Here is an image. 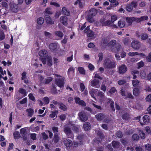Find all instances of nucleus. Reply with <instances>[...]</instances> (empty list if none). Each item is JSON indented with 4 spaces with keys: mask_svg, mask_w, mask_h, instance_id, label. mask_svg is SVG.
<instances>
[{
    "mask_svg": "<svg viewBox=\"0 0 151 151\" xmlns=\"http://www.w3.org/2000/svg\"><path fill=\"white\" fill-rule=\"evenodd\" d=\"M116 41L115 40H113L109 42L108 39H106L103 41V46L105 47H108L111 48V50L112 51H114L116 53L119 52L120 50L121 49V45L119 44L116 45V47H114L116 44Z\"/></svg>",
    "mask_w": 151,
    "mask_h": 151,
    "instance_id": "nucleus-1",
    "label": "nucleus"
},
{
    "mask_svg": "<svg viewBox=\"0 0 151 151\" xmlns=\"http://www.w3.org/2000/svg\"><path fill=\"white\" fill-rule=\"evenodd\" d=\"M39 55L40 57V59L43 64L47 63V65L50 66L52 65V58L49 56L45 58L48 55V52L46 50H41L39 52Z\"/></svg>",
    "mask_w": 151,
    "mask_h": 151,
    "instance_id": "nucleus-2",
    "label": "nucleus"
},
{
    "mask_svg": "<svg viewBox=\"0 0 151 151\" xmlns=\"http://www.w3.org/2000/svg\"><path fill=\"white\" fill-rule=\"evenodd\" d=\"M72 123V122H69V124L65 125L64 129L65 132L67 135L70 138H72L73 137V134L70 130V128L72 127L73 130L75 132H77L78 131V128L74 126V125Z\"/></svg>",
    "mask_w": 151,
    "mask_h": 151,
    "instance_id": "nucleus-3",
    "label": "nucleus"
},
{
    "mask_svg": "<svg viewBox=\"0 0 151 151\" xmlns=\"http://www.w3.org/2000/svg\"><path fill=\"white\" fill-rule=\"evenodd\" d=\"M55 76H56V81L57 85L60 87H63L64 83V78L57 74L55 75Z\"/></svg>",
    "mask_w": 151,
    "mask_h": 151,
    "instance_id": "nucleus-4",
    "label": "nucleus"
},
{
    "mask_svg": "<svg viewBox=\"0 0 151 151\" xmlns=\"http://www.w3.org/2000/svg\"><path fill=\"white\" fill-rule=\"evenodd\" d=\"M104 65L106 68H113L116 66L115 63L111 62L109 59H106L104 61Z\"/></svg>",
    "mask_w": 151,
    "mask_h": 151,
    "instance_id": "nucleus-5",
    "label": "nucleus"
},
{
    "mask_svg": "<svg viewBox=\"0 0 151 151\" xmlns=\"http://www.w3.org/2000/svg\"><path fill=\"white\" fill-rule=\"evenodd\" d=\"M20 132L24 140H27L29 138V134L27 131V127H24L21 129Z\"/></svg>",
    "mask_w": 151,
    "mask_h": 151,
    "instance_id": "nucleus-6",
    "label": "nucleus"
},
{
    "mask_svg": "<svg viewBox=\"0 0 151 151\" xmlns=\"http://www.w3.org/2000/svg\"><path fill=\"white\" fill-rule=\"evenodd\" d=\"M38 76L41 83L48 84L52 81V78L51 77L47 78L45 79H44V78L42 76L39 75Z\"/></svg>",
    "mask_w": 151,
    "mask_h": 151,
    "instance_id": "nucleus-7",
    "label": "nucleus"
},
{
    "mask_svg": "<svg viewBox=\"0 0 151 151\" xmlns=\"http://www.w3.org/2000/svg\"><path fill=\"white\" fill-rule=\"evenodd\" d=\"M78 116L82 122H84L87 120L88 118L86 113L83 111L80 112L78 114Z\"/></svg>",
    "mask_w": 151,
    "mask_h": 151,
    "instance_id": "nucleus-8",
    "label": "nucleus"
},
{
    "mask_svg": "<svg viewBox=\"0 0 151 151\" xmlns=\"http://www.w3.org/2000/svg\"><path fill=\"white\" fill-rule=\"evenodd\" d=\"M127 70V68L125 65H122L119 66L118 72L119 74H123Z\"/></svg>",
    "mask_w": 151,
    "mask_h": 151,
    "instance_id": "nucleus-9",
    "label": "nucleus"
},
{
    "mask_svg": "<svg viewBox=\"0 0 151 151\" xmlns=\"http://www.w3.org/2000/svg\"><path fill=\"white\" fill-rule=\"evenodd\" d=\"M132 47L134 49H139L140 47V43L137 40H134L132 41L131 44Z\"/></svg>",
    "mask_w": 151,
    "mask_h": 151,
    "instance_id": "nucleus-10",
    "label": "nucleus"
},
{
    "mask_svg": "<svg viewBox=\"0 0 151 151\" xmlns=\"http://www.w3.org/2000/svg\"><path fill=\"white\" fill-rule=\"evenodd\" d=\"M91 85L92 86L95 87L96 88H99L100 86V84L99 81L96 79H94L91 82Z\"/></svg>",
    "mask_w": 151,
    "mask_h": 151,
    "instance_id": "nucleus-11",
    "label": "nucleus"
},
{
    "mask_svg": "<svg viewBox=\"0 0 151 151\" xmlns=\"http://www.w3.org/2000/svg\"><path fill=\"white\" fill-rule=\"evenodd\" d=\"M59 47V45L55 43H51L49 46V48L52 51H53Z\"/></svg>",
    "mask_w": 151,
    "mask_h": 151,
    "instance_id": "nucleus-12",
    "label": "nucleus"
},
{
    "mask_svg": "<svg viewBox=\"0 0 151 151\" xmlns=\"http://www.w3.org/2000/svg\"><path fill=\"white\" fill-rule=\"evenodd\" d=\"M60 21L64 25L66 26L68 24L67 18L65 16L61 17L60 18Z\"/></svg>",
    "mask_w": 151,
    "mask_h": 151,
    "instance_id": "nucleus-13",
    "label": "nucleus"
},
{
    "mask_svg": "<svg viewBox=\"0 0 151 151\" xmlns=\"http://www.w3.org/2000/svg\"><path fill=\"white\" fill-rule=\"evenodd\" d=\"M85 33H86L88 37H91L93 36V34L91 30H90L89 26H88L84 30Z\"/></svg>",
    "mask_w": 151,
    "mask_h": 151,
    "instance_id": "nucleus-14",
    "label": "nucleus"
},
{
    "mask_svg": "<svg viewBox=\"0 0 151 151\" xmlns=\"http://www.w3.org/2000/svg\"><path fill=\"white\" fill-rule=\"evenodd\" d=\"M10 6L13 12H18V6L16 4H14L13 2H12L10 4Z\"/></svg>",
    "mask_w": 151,
    "mask_h": 151,
    "instance_id": "nucleus-15",
    "label": "nucleus"
},
{
    "mask_svg": "<svg viewBox=\"0 0 151 151\" xmlns=\"http://www.w3.org/2000/svg\"><path fill=\"white\" fill-rule=\"evenodd\" d=\"M18 92L19 93L22 94L21 97L18 99V100H19L22 98L27 95V93L26 91L22 88H20Z\"/></svg>",
    "mask_w": 151,
    "mask_h": 151,
    "instance_id": "nucleus-16",
    "label": "nucleus"
},
{
    "mask_svg": "<svg viewBox=\"0 0 151 151\" xmlns=\"http://www.w3.org/2000/svg\"><path fill=\"white\" fill-rule=\"evenodd\" d=\"M137 18H136L132 17H127L126 18V20L129 25H130L132 22L134 21H137Z\"/></svg>",
    "mask_w": 151,
    "mask_h": 151,
    "instance_id": "nucleus-17",
    "label": "nucleus"
},
{
    "mask_svg": "<svg viewBox=\"0 0 151 151\" xmlns=\"http://www.w3.org/2000/svg\"><path fill=\"white\" fill-rule=\"evenodd\" d=\"M74 72V69L73 67H70L68 69V74L69 77L72 78L73 77Z\"/></svg>",
    "mask_w": 151,
    "mask_h": 151,
    "instance_id": "nucleus-18",
    "label": "nucleus"
},
{
    "mask_svg": "<svg viewBox=\"0 0 151 151\" xmlns=\"http://www.w3.org/2000/svg\"><path fill=\"white\" fill-rule=\"evenodd\" d=\"M98 96L99 97V99L100 101L101 102H102L103 101V100L105 98L104 93L101 91H99L98 92Z\"/></svg>",
    "mask_w": 151,
    "mask_h": 151,
    "instance_id": "nucleus-19",
    "label": "nucleus"
},
{
    "mask_svg": "<svg viewBox=\"0 0 151 151\" xmlns=\"http://www.w3.org/2000/svg\"><path fill=\"white\" fill-rule=\"evenodd\" d=\"M46 22L50 24H53L54 23V21L49 16L46 15L45 17Z\"/></svg>",
    "mask_w": 151,
    "mask_h": 151,
    "instance_id": "nucleus-20",
    "label": "nucleus"
},
{
    "mask_svg": "<svg viewBox=\"0 0 151 151\" xmlns=\"http://www.w3.org/2000/svg\"><path fill=\"white\" fill-rule=\"evenodd\" d=\"M27 73L26 72H24L22 73V80H24V83H27L28 82V80L27 78Z\"/></svg>",
    "mask_w": 151,
    "mask_h": 151,
    "instance_id": "nucleus-21",
    "label": "nucleus"
},
{
    "mask_svg": "<svg viewBox=\"0 0 151 151\" xmlns=\"http://www.w3.org/2000/svg\"><path fill=\"white\" fill-rule=\"evenodd\" d=\"M64 143L65 146L67 147H70L73 145L72 141L68 139L64 141Z\"/></svg>",
    "mask_w": 151,
    "mask_h": 151,
    "instance_id": "nucleus-22",
    "label": "nucleus"
},
{
    "mask_svg": "<svg viewBox=\"0 0 151 151\" xmlns=\"http://www.w3.org/2000/svg\"><path fill=\"white\" fill-rule=\"evenodd\" d=\"M97 11L96 10L94 9H91L89 12V14L90 16H94L97 14Z\"/></svg>",
    "mask_w": 151,
    "mask_h": 151,
    "instance_id": "nucleus-23",
    "label": "nucleus"
},
{
    "mask_svg": "<svg viewBox=\"0 0 151 151\" xmlns=\"http://www.w3.org/2000/svg\"><path fill=\"white\" fill-rule=\"evenodd\" d=\"M83 128L86 131H87L91 128L90 124L88 122H85L83 124Z\"/></svg>",
    "mask_w": 151,
    "mask_h": 151,
    "instance_id": "nucleus-24",
    "label": "nucleus"
},
{
    "mask_svg": "<svg viewBox=\"0 0 151 151\" xmlns=\"http://www.w3.org/2000/svg\"><path fill=\"white\" fill-rule=\"evenodd\" d=\"M98 91V90L97 89H92L89 91V93L90 94L92 97L95 98V95L97 93Z\"/></svg>",
    "mask_w": 151,
    "mask_h": 151,
    "instance_id": "nucleus-25",
    "label": "nucleus"
},
{
    "mask_svg": "<svg viewBox=\"0 0 151 151\" xmlns=\"http://www.w3.org/2000/svg\"><path fill=\"white\" fill-rule=\"evenodd\" d=\"M143 120L144 123H148L150 121V118L147 115H145L143 118Z\"/></svg>",
    "mask_w": 151,
    "mask_h": 151,
    "instance_id": "nucleus-26",
    "label": "nucleus"
},
{
    "mask_svg": "<svg viewBox=\"0 0 151 151\" xmlns=\"http://www.w3.org/2000/svg\"><path fill=\"white\" fill-rule=\"evenodd\" d=\"M123 42L124 45L128 46L129 44L131 42V40L130 38H126L124 40Z\"/></svg>",
    "mask_w": 151,
    "mask_h": 151,
    "instance_id": "nucleus-27",
    "label": "nucleus"
},
{
    "mask_svg": "<svg viewBox=\"0 0 151 151\" xmlns=\"http://www.w3.org/2000/svg\"><path fill=\"white\" fill-rule=\"evenodd\" d=\"M133 93L134 96H137L139 95L140 91L138 88H135L133 90Z\"/></svg>",
    "mask_w": 151,
    "mask_h": 151,
    "instance_id": "nucleus-28",
    "label": "nucleus"
},
{
    "mask_svg": "<svg viewBox=\"0 0 151 151\" xmlns=\"http://www.w3.org/2000/svg\"><path fill=\"white\" fill-rule=\"evenodd\" d=\"M96 118L99 120H101L104 118V116L102 114H99L96 116Z\"/></svg>",
    "mask_w": 151,
    "mask_h": 151,
    "instance_id": "nucleus-29",
    "label": "nucleus"
},
{
    "mask_svg": "<svg viewBox=\"0 0 151 151\" xmlns=\"http://www.w3.org/2000/svg\"><path fill=\"white\" fill-rule=\"evenodd\" d=\"M112 144L113 147L115 148L118 147L120 145V144L119 142L116 141H113Z\"/></svg>",
    "mask_w": 151,
    "mask_h": 151,
    "instance_id": "nucleus-30",
    "label": "nucleus"
},
{
    "mask_svg": "<svg viewBox=\"0 0 151 151\" xmlns=\"http://www.w3.org/2000/svg\"><path fill=\"white\" fill-rule=\"evenodd\" d=\"M62 13L66 15L69 16L70 15V13L68 11L65 7H63L62 9Z\"/></svg>",
    "mask_w": 151,
    "mask_h": 151,
    "instance_id": "nucleus-31",
    "label": "nucleus"
},
{
    "mask_svg": "<svg viewBox=\"0 0 151 151\" xmlns=\"http://www.w3.org/2000/svg\"><path fill=\"white\" fill-rule=\"evenodd\" d=\"M148 18L147 16H144L142 17L137 18V21L138 22H140L142 21H143L144 20H147Z\"/></svg>",
    "mask_w": 151,
    "mask_h": 151,
    "instance_id": "nucleus-32",
    "label": "nucleus"
},
{
    "mask_svg": "<svg viewBox=\"0 0 151 151\" xmlns=\"http://www.w3.org/2000/svg\"><path fill=\"white\" fill-rule=\"evenodd\" d=\"M13 135L14 139H17L20 137L19 133L18 131H16L14 132L13 133Z\"/></svg>",
    "mask_w": 151,
    "mask_h": 151,
    "instance_id": "nucleus-33",
    "label": "nucleus"
},
{
    "mask_svg": "<svg viewBox=\"0 0 151 151\" xmlns=\"http://www.w3.org/2000/svg\"><path fill=\"white\" fill-rule=\"evenodd\" d=\"M26 111L28 112V116H32L34 113V111L32 109H27Z\"/></svg>",
    "mask_w": 151,
    "mask_h": 151,
    "instance_id": "nucleus-34",
    "label": "nucleus"
},
{
    "mask_svg": "<svg viewBox=\"0 0 151 151\" xmlns=\"http://www.w3.org/2000/svg\"><path fill=\"white\" fill-rule=\"evenodd\" d=\"M118 25L119 27L122 28L125 26V23L122 20H120L118 22Z\"/></svg>",
    "mask_w": 151,
    "mask_h": 151,
    "instance_id": "nucleus-35",
    "label": "nucleus"
},
{
    "mask_svg": "<svg viewBox=\"0 0 151 151\" xmlns=\"http://www.w3.org/2000/svg\"><path fill=\"white\" fill-rule=\"evenodd\" d=\"M55 35L56 36L60 37H62L63 36V34L62 32L60 31H57L55 32Z\"/></svg>",
    "mask_w": 151,
    "mask_h": 151,
    "instance_id": "nucleus-36",
    "label": "nucleus"
},
{
    "mask_svg": "<svg viewBox=\"0 0 151 151\" xmlns=\"http://www.w3.org/2000/svg\"><path fill=\"white\" fill-rule=\"evenodd\" d=\"M37 22L39 24H42L44 22V19L42 17H40L37 19Z\"/></svg>",
    "mask_w": 151,
    "mask_h": 151,
    "instance_id": "nucleus-37",
    "label": "nucleus"
},
{
    "mask_svg": "<svg viewBox=\"0 0 151 151\" xmlns=\"http://www.w3.org/2000/svg\"><path fill=\"white\" fill-rule=\"evenodd\" d=\"M59 108L60 109L64 111H66L67 109L66 106L62 103L60 104Z\"/></svg>",
    "mask_w": 151,
    "mask_h": 151,
    "instance_id": "nucleus-38",
    "label": "nucleus"
},
{
    "mask_svg": "<svg viewBox=\"0 0 151 151\" xmlns=\"http://www.w3.org/2000/svg\"><path fill=\"white\" fill-rule=\"evenodd\" d=\"M126 10L128 12H131L133 9V7L131 6L130 4H129L127 5L126 7Z\"/></svg>",
    "mask_w": 151,
    "mask_h": 151,
    "instance_id": "nucleus-39",
    "label": "nucleus"
},
{
    "mask_svg": "<svg viewBox=\"0 0 151 151\" xmlns=\"http://www.w3.org/2000/svg\"><path fill=\"white\" fill-rule=\"evenodd\" d=\"M132 83L133 86H137L139 84V81L137 80H134L132 81Z\"/></svg>",
    "mask_w": 151,
    "mask_h": 151,
    "instance_id": "nucleus-40",
    "label": "nucleus"
},
{
    "mask_svg": "<svg viewBox=\"0 0 151 151\" xmlns=\"http://www.w3.org/2000/svg\"><path fill=\"white\" fill-rule=\"evenodd\" d=\"M43 101L44 104H48L49 102V99L48 97H45L43 99Z\"/></svg>",
    "mask_w": 151,
    "mask_h": 151,
    "instance_id": "nucleus-41",
    "label": "nucleus"
},
{
    "mask_svg": "<svg viewBox=\"0 0 151 151\" xmlns=\"http://www.w3.org/2000/svg\"><path fill=\"white\" fill-rule=\"evenodd\" d=\"M45 12L46 14H52V12L51 11V9L50 8H46L45 11Z\"/></svg>",
    "mask_w": 151,
    "mask_h": 151,
    "instance_id": "nucleus-42",
    "label": "nucleus"
},
{
    "mask_svg": "<svg viewBox=\"0 0 151 151\" xmlns=\"http://www.w3.org/2000/svg\"><path fill=\"white\" fill-rule=\"evenodd\" d=\"M108 102L110 103V106L113 110H114V102L113 101H112L111 99H109Z\"/></svg>",
    "mask_w": 151,
    "mask_h": 151,
    "instance_id": "nucleus-43",
    "label": "nucleus"
},
{
    "mask_svg": "<svg viewBox=\"0 0 151 151\" xmlns=\"http://www.w3.org/2000/svg\"><path fill=\"white\" fill-rule=\"evenodd\" d=\"M58 113V111H56L54 112L52 111L51 113L50 114V116L51 118H54L56 116Z\"/></svg>",
    "mask_w": 151,
    "mask_h": 151,
    "instance_id": "nucleus-44",
    "label": "nucleus"
},
{
    "mask_svg": "<svg viewBox=\"0 0 151 151\" xmlns=\"http://www.w3.org/2000/svg\"><path fill=\"white\" fill-rule=\"evenodd\" d=\"M112 23L111 21L109 20H108L105 22H102V24L104 26H108L110 24Z\"/></svg>",
    "mask_w": 151,
    "mask_h": 151,
    "instance_id": "nucleus-45",
    "label": "nucleus"
},
{
    "mask_svg": "<svg viewBox=\"0 0 151 151\" xmlns=\"http://www.w3.org/2000/svg\"><path fill=\"white\" fill-rule=\"evenodd\" d=\"M78 70L79 71V73L81 74H85V70H84V68L82 67H79L78 68Z\"/></svg>",
    "mask_w": 151,
    "mask_h": 151,
    "instance_id": "nucleus-46",
    "label": "nucleus"
},
{
    "mask_svg": "<svg viewBox=\"0 0 151 151\" xmlns=\"http://www.w3.org/2000/svg\"><path fill=\"white\" fill-rule=\"evenodd\" d=\"M148 37V36L147 34H143L141 35V39L142 40H145Z\"/></svg>",
    "mask_w": 151,
    "mask_h": 151,
    "instance_id": "nucleus-47",
    "label": "nucleus"
},
{
    "mask_svg": "<svg viewBox=\"0 0 151 151\" xmlns=\"http://www.w3.org/2000/svg\"><path fill=\"white\" fill-rule=\"evenodd\" d=\"M139 134L142 139H144L145 138V134L142 131L140 130L139 132Z\"/></svg>",
    "mask_w": 151,
    "mask_h": 151,
    "instance_id": "nucleus-48",
    "label": "nucleus"
},
{
    "mask_svg": "<svg viewBox=\"0 0 151 151\" xmlns=\"http://www.w3.org/2000/svg\"><path fill=\"white\" fill-rule=\"evenodd\" d=\"M116 91V90L115 88L114 87H113L109 90V92L111 94H112Z\"/></svg>",
    "mask_w": 151,
    "mask_h": 151,
    "instance_id": "nucleus-49",
    "label": "nucleus"
},
{
    "mask_svg": "<svg viewBox=\"0 0 151 151\" xmlns=\"http://www.w3.org/2000/svg\"><path fill=\"white\" fill-rule=\"evenodd\" d=\"M139 53L137 52H131L128 53V55L130 56H133L136 55H139Z\"/></svg>",
    "mask_w": 151,
    "mask_h": 151,
    "instance_id": "nucleus-50",
    "label": "nucleus"
},
{
    "mask_svg": "<svg viewBox=\"0 0 151 151\" xmlns=\"http://www.w3.org/2000/svg\"><path fill=\"white\" fill-rule=\"evenodd\" d=\"M91 104L94 106L96 108V109L99 110L101 109V106H99L96 105L95 104V102L92 101L91 103Z\"/></svg>",
    "mask_w": 151,
    "mask_h": 151,
    "instance_id": "nucleus-51",
    "label": "nucleus"
},
{
    "mask_svg": "<svg viewBox=\"0 0 151 151\" xmlns=\"http://www.w3.org/2000/svg\"><path fill=\"white\" fill-rule=\"evenodd\" d=\"M138 73V72L136 70H133L131 72V73L132 75H133V78L135 79L136 78L137 76L134 75L135 74H137Z\"/></svg>",
    "mask_w": 151,
    "mask_h": 151,
    "instance_id": "nucleus-52",
    "label": "nucleus"
},
{
    "mask_svg": "<svg viewBox=\"0 0 151 151\" xmlns=\"http://www.w3.org/2000/svg\"><path fill=\"white\" fill-rule=\"evenodd\" d=\"M30 138L33 140L36 139V134L35 133H32L30 134Z\"/></svg>",
    "mask_w": 151,
    "mask_h": 151,
    "instance_id": "nucleus-53",
    "label": "nucleus"
},
{
    "mask_svg": "<svg viewBox=\"0 0 151 151\" xmlns=\"http://www.w3.org/2000/svg\"><path fill=\"white\" fill-rule=\"evenodd\" d=\"M117 19V17L116 15H113L111 16V21L112 23H113L114 21L116 20Z\"/></svg>",
    "mask_w": 151,
    "mask_h": 151,
    "instance_id": "nucleus-54",
    "label": "nucleus"
},
{
    "mask_svg": "<svg viewBox=\"0 0 151 151\" xmlns=\"http://www.w3.org/2000/svg\"><path fill=\"white\" fill-rule=\"evenodd\" d=\"M137 2L135 1H133L131 2V5L133 8H135L137 5Z\"/></svg>",
    "mask_w": 151,
    "mask_h": 151,
    "instance_id": "nucleus-55",
    "label": "nucleus"
},
{
    "mask_svg": "<svg viewBox=\"0 0 151 151\" xmlns=\"http://www.w3.org/2000/svg\"><path fill=\"white\" fill-rule=\"evenodd\" d=\"M145 149L148 151H151V145L148 144H146L145 145Z\"/></svg>",
    "mask_w": 151,
    "mask_h": 151,
    "instance_id": "nucleus-56",
    "label": "nucleus"
},
{
    "mask_svg": "<svg viewBox=\"0 0 151 151\" xmlns=\"http://www.w3.org/2000/svg\"><path fill=\"white\" fill-rule=\"evenodd\" d=\"M60 120L61 121H64L66 119V115L65 114H61L58 116Z\"/></svg>",
    "mask_w": 151,
    "mask_h": 151,
    "instance_id": "nucleus-57",
    "label": "nucleus"
},
{
    "mask_svg": "<svg viewBox=\"0 0 151 151\" xmlns=\"http://www.w3.org/2000/svg\"><path fill=\"white\" fill-rule=\"evenodd\" d=\"M110 2L113 3L115 5H117L119 4L118 0H109Z\"/></svg>",
    "mask_w": 151,
    "mask_h": 151,
    "instance_id": "nucleus-58",
    "label": "nucleus"
},
{
    "mask_svg": "<svg viewBox=\"0 0 151 151\" xmlns=\"http://www.w3.org/2000/svg\"><path fill=\"white\" fill-rule=\"evenodd\" d=\"M1 5L3 7L7 8L8 7V5L7 3L5 1L2 2L1 3Z\"/></svg>",
    "mask_w": 151,
    "mask_h": 151,
    "instance_id": "nucleus-59",
    "label": "nucleus"
},
{
    "mask_svg": "<svg viewBox=\"0 0 151 151\" xmlns=\"http://www.w3.org/2000/svg\"><path fill=\"white\" fill-rule=\"evenodd\" d=\"M137 65L138 68H140L144 66V63L143 61H141L137 63Z\"/></svg>",
    "mask_w": 151,
    "mask_h": 151,
    "instance_id": "nucleus-60",
    "label": "nucleus"
},
{
    "mask_svg": "<svg viewBox=\"0 0 151 151\" xmlns=\"http://www.w3.org/2000/svg\"><path fill=\"white\" fill-rule=\"evenodd\" d=\"M139 59L138 58H131L130 60V61L132 63H136L137 62Z\"/></svg>",
    "mask_w": 151,
    "mask_h": 151,
    "instance_id": "nucleus-61",
    "label": "nucleus"
},
{
    "mask_svg": "<svg viewBox=\"0 0 151 151\" xmlns=\"http://www.w3.org/2000/svg\"><path fill=\"white\" fill-rule=\"evenodd\" d=\"M29 99L32 100V101H35V99L32 93H30L28 95Z\"/></svg>",
    "mask_w": 151,
    "mask_h": 151,
    "instance_id": "nucleus-62",
    "label": "nucleus"
},
{
    "mask_svg": "<svg viewBox=\"0 0 151 151\" xmlns=\"http://www.w3.org/2000/svg\"><path fill=\"white\" fill-rule=\"evenodd\" d=\"M139 138V136L137 134H134L132 136V139L134 140H138Z\"/></svg>",
    "mask_w": 151,
    "mask_h": 151,
    "instance_id": "nucleus-63",
    "label": "nucleus"
},
{
    "mask_svg": "<svg viewBox=\"0 0 151 151\" xmlns=\"http://www.w3.org/2000/svg\"><path fill=\"white\" fill-rule=\"evenodd\" d=\"M146 60L148 62L151 61V52L148 55L147 57Z\"/></svg>",
    "mask_w": 151,
    "mask_h": 151,
    "instance_id": "nucleus-64",
    "label": "nucleus"
}]
</instances>
